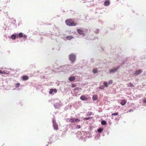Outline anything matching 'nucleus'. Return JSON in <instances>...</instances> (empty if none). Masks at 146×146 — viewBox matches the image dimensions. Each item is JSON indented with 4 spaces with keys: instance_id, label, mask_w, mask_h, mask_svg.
<instances>
[{
    "instance_id": "f704fd0d",
    "label": "nucleus",
    "mask_w": 146,
    "mask_h": 146,
    "mask_svg": "<svg viewBox=\"0 0 146 146\" xmlns=\"http://www.w3.org/2000/svg\"><path fill=\"white\" fill-rule=\"evenodd\" d=\"M2 73V71L0 70V74H1Z\"/></svg>"
},
{
    "instance_id": "72a5a7b5",
    "label": "nucleus",
    "mask_w": 146,
    "mask_h": 146,
    "mask_svg": "<svg viewBox=\"0 0 146 146\" xmlns=\"http://www.w3.org/2000/svg\"><path fill=\"white\" fill-rule=\"evenodd\" d=\"M77 128H78V129L80 128V125H77Z\"/></svg>"
},
{
    "instance_id": "2f4dec72",
    "label": "nucleus",
    "mask_w": 146,
    "mask_h": 146,
    "mask_svg": "<svg viewBox=\"0 0 146 146\" xmlns=\"http://www.w3.org/2000/svg\"><path fill=\"white\" fill-rule=\"evenodd\" d=\"M76 85L74 84H72V87L73 88L76 87Z\"/></svg>"
},
{
    "instance_id": "c756f323",
    "label": "nucleus",
    "mask_w": 146,
    "mask_h": 146,
    "mask_svg": "<svg viewBox=\"0 0 146 146\" xmlns=\"http://www.w3.org/2000/svg\"><path fill=\"white\" fill-rule=\"evenodd\" d=\"M143 102L144 103H146V98H145L143 100Z\"/></svg>"
},
{
    "instance_id": "7c9ffc66",
    "label": "nucleus",
    "mask_w": 146,
    "mask_h": 146,
    "mask_svg": "<svg viewBox=\"0 0 146 146\" xmlns=\"http://www.w3.org/2000/svg\"><path fill=\"white\" fill-rule=\"evenodd\" d=\"M53 92H54L55 93H56L57 92L56 89H54V90L53 89Z\"/></svg>"
},
{
    "instance_id": "f257e3e1",
    "label": "nucleus",
    "mask_w": 146,
    "mask_h": 146,
    "mask_svg": "<svg viewBox=\"0 0 146 146\" xmlns=\"http://www.w3.org/2000/svg\"><path fill=\"white\" fill-rule=\"evenodd\" d=\"M65 23L67 25L70 26H75L77 25L76 23L74 22L73 20L71 19H69L66 20Z\"/></svg>"
},
{
    "instance_id": "7ed1b4c3",
    "label": "nucleus",
    "mask_w": 146,
    "mask_h": 146,
    "mask_svg": "<svg viewBox=\"0 0 146 146\" xmlns=\"http://www.w3.org/2000/svg\"><path fill=\"white\" fill-rule=\"evenodd\" d=\"M77 31L78 33L80 35H82L83 36H84L85 35V33H84L83 31L81 29H77Z\"/></svg>"
},
{
    "instance_id": "c9c22d12",
    "label": "nucleus",
    "mask_w": 146,
    "mask_h": 146,
    "mask_svg": "<svg viewBox=\"0 0 146 146\" xmlns=\"http://www.w3.org/2000/svg\"><path fill=\"white\" fill-rule=\"evenodd\" d=\"M77 88H76L75 89H77Z\"/></svg>"
},
{
    "instance_id": "f3484780",
    "label": "nucleus",
    "mask_w": 146,
    "mask_h": 146,
    "mask_svg": "<svg viewBox=\"0 0 146 146\" xmlns=\"http://www.w3.org/2000/svg\"><path fill=\"white\" fill-rule=\"evenodd\" d=\"M101 124L102 125H105L106 124V122L104 120H103L101 121Z\"/></svg>"
},
{
    "instance_id": "a211bd4d",
    "label": "nucleus",
    "mask_w": 146,
    "mask_h": 146,
    "mask_svg": "<svg viewBox=\"0 0 146 146\" xmlns=\"http://www.w3.org/2000/svg\"><path fill=\"white\" fill-rule=\"evenodd\" d=\"M103 130V129L102 128H100L98 129V131L99 133H100Z\"/></svg>"
},
{
    "instance_id": "1a4fd4ad",
    "label": "nucleus",
    "mask_w": 146,
    "mask_h": 146,
    "mask_svg": "<svg viewBox=\"0 0 146 146\" xmlns=\"http://www.w3.org/2000/svg\"><path fill=\"white\" fill-rule=\"evenodd\" d=\"M110 1L108 0H106L105 1L104 4V6H108L110 4Z\"/></svg>"
},
{
    "instance_id": "393cba45",
    "label": "nucleus",
    "mask_w": 146,
    "mask_h": 146,
    "mask_svg": "<svg viewBox=\"0 0 146 146\" xmlns=\"http://www.w3.org/2000/svg\"><path fill=\"white\" fill-rule=\"evenodd\" d=\"M20 85V84L19 83H18L16 84V87L17 88L19 87Z\"/></svg>"
},
{
    "instance_id": "aec40b11",
    "label": "nucleus",
    "mask_w": 146,
    "mask_h": 146,
    "mask_svg": "<svg viewBox=\"0 0 146 146\" xmlns=\"http://www.w3.org/2000/svg\"><path fill=\"white\" fill-rule=\"evenodd\" d=\"M74 118L70 119L69 120L70 122L73 123L74 122Z\"/></svg>"
},
{
    "instance_id": "dca6fc26",
    "label": "nucleus",
    "mask_w": 146,
    "mask_h": 146,
    "mask_svg": "<svg viewBox=\"0 0 146 146\" xmlns=\"http://www.w3.org/2000/svg\"><path fill=\"white\" fill-rule=\"evenodd\" d=\"M97 98V97L96 95H94L93 96L92 99L94 100H96Z\"/></svg>"
},
{
    "instance_id": "bb28decb",
    "label": "nucleus",
    "mask_w": 146,
    "mask_h": 146,
    "mask_svg": "<svg viewBox=\"0 0 146 146\" xmlns=\"http://www.w3.org/2000/svg\"><path fill=\"white\" fill-rule=\"evenodd\" d=\"M118 114V113H113L112 114V115H117Z\"/></svg>"
},
{
    "instance_id": "473e14b6",
    "label": "nucleus",
    "mask_w": 146,
    "mask_h": 146,
    "mask_svg": "<svg viewBox=\"0 0 146 146\" xmlns=\"http://www.w3.org/2000/svg\"><path fill=\"white\" fill-rule=\"evenodd\" d=\"M1 74H6V73L4 72V71H2Z\"/></svg>"
},
{
    "instance_id": "6e6552de",
    "label": "nucleus",
    "mask_w": 146,
    "mask_h": 146,
    "mask_svg": "<svg viewBox=\"0 0 146 146\" xmlns=\"http://www.w3.org/2000/svg\"><path fill=\"white\" fill-rule=\"evenodd\" d=\"M21 79L23 80H26L29 79V77L26 75L23 76L21 77Z\"/></svg>"
},
{
    "instance_id": "5701e85b",
    "label": "nucleus",
    "mask_w": 146,
    "mask_h": 146,
    "mask_svg": "<svg viewBox=\"0 0 146 146\" xmlns=\"http://www.w3.org/2000/svg\"><path fill=\"white\" fill-rule=\"evenodd\" d=\"M104 86L106 87H107L108 86V84L107 82H105L104 83Z\"/></svg>"
},
{
    "instance_id": "4468645a",
    "label": "nucleus",
    "mask_w": 146,
    "mask_h": 146,
    "mask_svg": "<svg viewBox=\"0 0 146 146\" xmlns=\"http://www.w3.org/2000/svg\"><path fill=\"white\" fill-rule=\"evenodd\" d=\"M127 85L129 87H134V86L133 85L132 83H131V82L129 83L128 84H127Z\"/></svg>"
},
{
    "instance_id": "6ab92c4d",
    "label": "nucleus",
    "mask_w": 146,
    "mask_h": 146,
    "mask_svg": "<svg viewBox=\"0 0 146 146\" xmlns=\"http://www.w3.org/2000/svg\"><path fill=\"white\" fill-rule=\"evenodd\" d=\"M98 70L97 69H94L93 70V72L96 73L98 72Z\"/></svg>"
},
{
    "instance_id": "a878e982",
    "label": "nucleus",
    "mask_w": 146,
    "mask_h": 146,
    "mask_svg": "<svg viewBox=\"0 0 146 146\" xmlns=\"http://www.w3.org/2000/svg\"><path fill=\"white\" fill-rule=\"evenodd\" d=\"M91 117H86L84 118V120H88L89 119L91 118Z\"/></svg>"
},
{
    "instance_id": "412c9836",
    "label": "nucleus",
    "mask_w": 146,
    "mask_h": 146,
    "mask_svg": "<svg viewBox=\"0 0 146 146\" xmlns=\"http://www.w3.org/2000/svg\"><path fill=\"white\" fill-rule=\"evenodd\" d=\"M74 121H75L77 122H78L80 121V120L78 119V118L74 119Z\"/></svg>"
},
{
    "instance_id": "f03ea898",
    "label": "nucleus",
    "mask_w": 146,
    "mask_h": 146,
    "mask_svg": "<svg viewBox=\"0 0 146 146\" xmlns=\"http://www.w3.org/2000/svg\"><path fill=\"white\" fill-rule=\"evenodd\" d=\"M69 59L72 63H73L76 60V57L75 54L72 53L69 55Z\"/></svg>"
},
{
    "instance_id": "4be33fe9",
    "label": "nucleus",
    "mask_w": 146,
    "mask_h": 146,
    "mask_svg": "<svg viewBox=\"0 0 146 146\" xmlns=\"http://www.w3.org/2000/svg\"><path fill=\"white\" fill-rule=\"evenodd\" d=\"M53 92V89H51L49 91V93L50 94H51Z\"/></svg>"
},
{
    "instance_id": "0eeeda50",
    "label": "nucleus",
    "mask_w": 146,
    "mask_h": 146,
    "mask_svg": "<svg viewBox=\"0 0 146 146\" xmlns=\"http://www.w3.org/2000/svg\"><path fill=\"white\" fill-rule=\"evenodd\" d=\"M119 68V66L117 68H113L110 71V72L111 73H112V72H114L117 71V70Z\"/></svg>"
},
{
    "instance_id": "cd10ccee",
    "label": "nucleus",
    "mask_w": 146,
    "mask_h": 146,
    "mask_svg": "<svg viewBox=\"0 0 146 146\" xmlns=\"http://www.w3.org/2000/svg\"><path fill=\"white\" fill-rule=\"evenodd\" d=\"M113 81L112 80H110L108 82V83L109 84H112Z\"/></svg>"
},
{
    "instance_id": "2eb2a0df",
    "label": "nucleus",
    "mask_w": 146,
    "mask_h": 146,
    "mask_svg": "<svg viewBox=\"0 0 146 146\" xmlns=\"http://www.w3.org/2000/svg\"><path fill=\"white\" fill-rule=\"evenodd\" d=\"M16 37H17V36H16V35H13L11 36V38L12 39H15Z\"/></svg>"
},
{
    "instance_id": "423d86ee",
    "label": "nucleus",
    "mask_w": 146,
    "mask_h": 146,
    "mask_svg": "<svg viewBox=\"0 0 146 146\" xmlns=\"http://www.w3.org/2000/svg\"><path fill=\"white\" fill-rule=\"evenodd\" d=\"M80 99L82 100L85 101L87 100L88 98L85 95H82L80 97Z\"/></svg>"
},
{
    "instance_id": "f8f14e48",
    "label": "nucleus",
    "mask_w": 146,
    "mask_h": 146,
    "mask_svg": "<svg viewBox=\"0 0 146 146\" xmlns=\"http://www.w3.org/2000/svg\"><path fill=\"white\" fill-rule=\"evenodd\" d=\"M75 79V77L74 76H70L69 78V80L70 81H72L74 80Z\"/></svg>"
},
{
    "instance_id": "ddd939ff",
    "label": "nucleus",
    "mask_w": 146,
    "mask_h": 146,
    "mask_svg": "<svg viewBox=\"0 0 146 146\" xmlns=\"http://www.w3.org/2000/svg\"><path fill=\"white\" fill-rule=\"evenodd\" d=\"M72 36H68L66 37V38L68 40H70L73 38Z\"/></svg>"
},
{
    "instance_id": "b1692460",
    "label": "nucleus",
    "mask_w": 146,
    "mask_h": 146,
    "mask_svg": "<svg viewBox=\"0 0 146 146\" xmlns=\"http://www.w3.org/2000/svg\"><path fill=\"white\" fill-rule=\"evenodd\" d=\"M92 114V112H89L87 114V116H89L91 115Z\"/></svg>"
},
{
    "instance_id": "9b49d317",
    "label": "nucleus",
    "mask_w": 146,
    "mask_h": 146,
    "mask_svg": "<svg viewBox=\"0 0 146 146\" xmlns=\"http://www.w3.org/2000/svg\"><path fill=\"white\" fill-rule=\"evenodd\" d=\"M126 103V101L125 100H122L121 101L120 104L122 106L124 105Z\"/></svg>"
},
{
    "instance_id": "39448f33",
    "label": "nucleus",
    "mask_w": 146,
    "mask_h": 146,
    "mask_svg": "<svg viewBox=\"0 0 146 146\" xmlns=\"http://www.w3.org/2000/svg\"><path fill=\"white\" fill-rule=\"evenodd\" d=\"M53 126L55 129L56 130H58V127L57 124L54 121H53Z\"/></svg>"
},
{
    "instance_id": "9d476101",
    "label": "nucleus",
    "mask_w": 146,
    "mask_h": 146,
    "mask_svg": "<svg viewBox=\"0 0 146 146\" xmlns=\"http://www.w3.org/2000/svg\"><path fill=\"white\" fill-rule=\"evenodd\" d=\"M142 72V71L141 70L139 69V70H136L135 71V74L136 75H138L140 74L141 72Z\"/></svg>"
},
{
    "instance_id": "c85d7f7f",
    "label": "nucleus",
    "mask_w": 146,
    "mask_h": 146,
    "mask_svg": "<svg viewBox=\"0 0 146 146\" xmlns=\"http://www.w3.org/2000/svg\"><path fill=\"white\" fill-rule=\"evenodd\" d=\"M104 86L103 85H102L99 87V88L101 89H104Z\"/></svg>"
},
{
    "instance_id": "20e7f679",
    "label": "nucleus",
    "mask_w": 146,
    "mask_h": 146,
    "mask_svg": "<svg viewBox=\"0 0 146 146\" xmlns=\"http://www.w3.org/2000/svg\"><path fill=\"white\" fill-rule=\"evenodd\" d=\"M18 37H19L20 38H22L23 37V38H26L27 36L26 35H23V33H20L19 34L18 36H17V38H18Z\"/></svg>"
}]
</instances>
